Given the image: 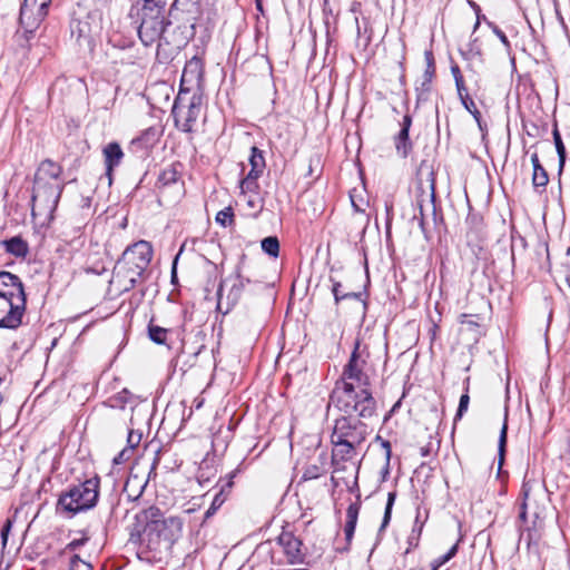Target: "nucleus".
Returning <instances> with one entry per match:
<instances>
[{"label":"nucleus","instance_id":"7","mask_svg":"<svg viewBox=\"0 0 570 570\" xmlns=\"http://www.w3.org/2000/svg\"><path fill=\"white\" fill-rule=\"evenodd\" d=\"M99 497V478L95 476L70 488L58 500V508L73 515L78 512L91 509Z\"/></svg>","mask_w":570,"mask_h":570},{"label":"nucleus","instance_id":"48","mask_svg":"<svg viewBox=\"0 0 570 570\" xmlns=\"http://www.w3.org/2000/svg\"><path fill=\"white\" fill-rule=\"evenodd\" d=\"M85 541H86V539L72 540L70 543L67 544L66 550L73 551L77 548H79L81 544H83Z\"/></svg>","mask_w":570,"mask_h":570},{"label":"nucleus","instance_id":"23","mask_svg":"<svg viewBox=\"0 0 570 570\" xmlns=\"http://www.w3.org/2000/svg\"><path fill=\"white\" fill-rule=\"evenodd\" d=\"M168 332L167 328L155 325L151 322L148 325V336L156 344H165Z\"/></svg>","mask_w":570,"mask_h":570},{"label":"nucleus","instance_id":"37","mask_svg":"<svg viewBox=\"0 0 570 570\" xmlns=\"http://www.w3.org/2000/svg\"><path fill=\"white\" fill-rule=\"evenodd\" d=\"M488 24L492 28V31L498 36V38L504 45V47L510 48V41L508 40L504 32L492 22H488Z\"/></svg>","mask_w":570,"mask_h":570},{"label":"nucleus","instance_id":"14","mask_svg":"<svg viewBox=\"0 0 570 570\" xmlns=\"http://www.w3.org/2000/svg\"><path fill=\"white\" fill-rule=\"evenodd\" d=\"M0 297H7L14 303L26 302V294L20 278L9 272H0Z\"/></svg>","mask_w":570,"mask_h":570},{"label":"nucleus","instance_id":"10","mask_svg":"<svg viewBox=\"0 0 570 570\" xmlns=\"http://www.w3.org/2000/svg\"><path fill=\"white\" fill-rule=\"evenodd\" d=\"M52 0H24L20 9V26L31 35L48 14Z\"/></svg>","mask_w":570,"mask_h":570},{"label":"nucleus","instance_id":"43","mask_svg":"<svg viewBox=\"0 0 570 570\" xmlns=\"http://www.w3.org/2000/svg\"><path fill=\"white\" fill-rule=\"evenodd\" d=\"M11 525H12L11 521L7 520L6 524L3 525L2 530H1V539H2L3 546H6V543H7L8 534L11 529Z\"/></svg>","mask_w":570,"mask_h":570},{"label":"nucleus","instance_id":"18","mask_svg":"<svg viewBox=\"0 0 570 570\" xmlns=\"http://www.w3.org/2000/svg\"><path fill=\"white\" fill-rule=\"evenodd\" d=\"M412 125V118L410 115H405L403 117L402 122L400 124L401 128L397 135L394 138L395 148L397 154L405 158L412 150V142L409 138V131Z\"/></svg>","mask_w":570,"mask_h":570},{"label":"nucleus","instance_id":"50","mask_svg":"<svg viewBox=\"0 0 570 570\" xmlns=\"http://www.w3.org/2000/svg\"><path fill=\"white\" fill-rule=\"evenodd\" d=\"M77 27L79 28L78 31H79V35H78V39L80 38H87L88 37V31L86 30L85 27H81V22H77Z\"/></svg>","mask_w":570,"mask_h":570},{"label":"nucleus","instance_id":"33","mask_svg":"<svg viewBox=\"0 0 570 570\" xmlns=\"http://www.w3.org/2000/svg\"><path fill=\"white\" fill-rule=\"evenodd\" d=\"M233 217H234V214H233V210L230 207H227V208H224L223 210H219L216 215V222L226 227V226H229L233 224Z\"/></svg>","mask_w":570,"mask_h":570},{"label":"nucleus","instance_id":"4","mask_svg":"<svg viewBox=\"0 0 570 570\" xmlns=\"http://www.w3.org/2000/svg\"><path fill=\"white\" fill-rule=\"evenodd\" d=\"M135 519L136 534L149 550H158L163 542L171 546L183 531L184 522L179 517L164 518L161 510L154 505L138 512Z\"/></svg>","mask_w":570,"mask_h":570},{"label":"nucleus","instance_id":"52","mask_svg":"<svg viewBox=\"0 0 570 570\" xmlns=\"http://www.w3.org/2000/svg\"><path fill=\"white\" fill-rule=\"evenodd\" d=\"M531 163H532L533 168H537V167L541 166L540 160H539V156H538L537 153H533L531 155Z\"/></svg>","mask_w":570,"mask_h":570},{"label":"nucleus","instance_id":"25","mask_svg":"<svg viewBox=\"0 0 570 570\" xmlns=\"http://www.w3.org/2000/svg\"><path fill=\"white\" fill-rule=\"evenodd\" d=\"M262 249L272 257H277L279 254V242L275 236L265 237L262 240Z\"/></svg>","mask_w":570,"mask_h":570},{"label":"nucleus","instance_id":"57","mask_svg":"<svg viewBox=\"0 0 570 570\" xmlns=\"http://www.w3.org/2000/svg\"><path fill=\"white\" fill-rule=\"evenodd\" d=\"M566 282H567V285L569 286L570 288V274L566 277Z\"/></svg>","mask_w":570,"mask_h":570},{"label":"nucleus","instance_id":"55","mask_svg":"<svg viewBox=\"0 0 570 570\" xmlns=\"http://www.w3.org/2000/svg\"><path fill=\"white\" fill-rule=\"evenodd\" d=\"M137 480V476H134V478H129L125 484V490L128 491L129 488L131 487L132 482H135Z\"/></svg>","mask_w":570,"mask_h":570},{"label":"nucleus","instance_id":"53","mask_svg":"<svg viewBox=\"0 0 570 570\" xmlns=\"http://www.w3.org/2000/svg\"><path fill=\"white\" fill-rule=\"evenodd\" d=\"M262 174L263 173H255L254 168H250L249 173L244 178H252L253 180H257Z\"/></svg>","mask_w":570,"mask_h":570},{"label":"nucleus","instance_id":"32","mask_svg":"<svg viewBox=\"0 0 570 570\" xmlns=\"http://www.w3.org/2000/svg\"><path fill=\"white\" fill-rule=\"evenodd\" d=\"M458 551V544L452 546V548L443 556L436 558L431 563V570H439L444 563L451 560Z\"/></svg>","mask_w":570,"mask_h":570},{"label":"nucleus","instance_id":"26","mask_svg":"<svg viewBox=\"0 0 570 570\" xmlns=\"http://www.w3.org/2000/svg\"><path fill=\"white\" fill-rule=\"evenodd\" d=\"M226 498L227 495L225 494V490L224 488L220 489L219 492H217L212 501V504L210 507L208 508V510L205 512V520L209 519L210 517H213L216 511L223 505V503L226 501Z\"/></svg>","mask_w":570,"mask_h":570},{"label":"nucleus","instance_id":"42","mask_svg":"<svg viewBox=\"0 0 570 570\" xmlns=\"http://www.w3.org/2000/svg\"><path fill=\"white\" fill-rule=\"evenodd\" d=\"M417 207H419L420 216L414 215L413 218L419 220V226L421 227L422 230H424V214H423L422 200H417Z\"/></svg>","mask_w":570,"mask_h":570},{"label":"nucleus","instance_id":"31","mask_svg":"<svg viewBox=\"0 0 570 570\" xmlns=\"http://www.w3.org/2000/svg\"><path fill=\"white\" fill-rule=\"evenodd\" d=\"M553 140H554L556 149H557V153L559 156L560 168H562L563 164L566 161V147L562 142V139H561L558 128L553 129Z\"/></svg>","mask_w":570,"mask_h":570},{"label":"nucleus","instance_id":"35","mask_svg":"<svg viewBox=\"0 0 570 570\" xmlns=\"http://www.w3.org/2000/svg\"><path fill=\"white\" fill-rule=\"evenodd\" d=\"M69 570H92L90 563L81 560L77 554L70 559Z\"/></svg>","mask_w":570,"mask_h":570},{"label":"nucleus","instance_id":"6","mask_svg":"<svg viewBox=\"0 0 570 570\" xmlns=\"http://www.w3.org/2000/svg\"><path fill=\"white\" fill-rule=\"evenodd\" d=\"M151 257L153 247L146 240H139L126 248L114 272V277L122 291H129L136 286Z\"/></svg>","mask_w":570,"mask_h":570},{"label":"nucleus","instance_id":"13","mask_svg":"<svg viewBox=\"0 0 570 570\" xmlns=\"http://www.w3.org/2000/svg\"><path fill=\"white\" fill-rule=\"evenodd\" d=\"M277 544L282 548L289 564H298L304 561L303 542L292 532L281 533L277 538Z\"/></svg>","mask_w":570,"mask_h":570},{"label":"nucleus","instance_id":"38","mask_svg":"<svg viewBox=\"0 0 570 570\" xmlns=\"http://www.w3.org/2000/svg\"><path fill=\"white\" fill-rule=\"evenodd\" d=\"M132 452L131 449H124L121 450L117 456L114 458L115 464H121L126 461H128L131 456Z\"/></svg>","mask_w":570,"mask_h":570},{"label":"nucleus","instance_id":"28","mask_svg":"<svg viewBox=\"0 0 570 570\" xmlns=\"http://www.w3.org/2000/svg\"><path fill=\"white\" fill-rule=\"evenodd\" d=\"M332 293L334 295L335 303H338L340 301L345 299V298H354V299H358V301L362 299V294L361 293H353L352 292V293H344L343 294L340 282H334L333 283Z\"/></svg>","mask_w":570,"mask_h":570},{"label":"nucleus","instance_id":"29","mask_svg":"<svg viewBox=\"0 0 570 570\" xmlns=\"http://www.w3.org/2000/svg\"><path fill=\"white\" fill-rule=\"evenodd\" d=\"M549 183V176L547 170L540 166L533 168L532 184L534 187H546Z\"/></svg>","mask_w":570,"mask_h":570},{"label":"nucleus","instance_id":"44","mask_svg":"<svg viewBox=\"0 0 570 570\" xmlns=\"http://www.w3.org/2000/svg\"><path fill=\"white\" fill-rule=\"evenodd\" d=\"M469 3L471 4V7H472V8L475 10V12H476V22H475V26H474V29H476V28L479 27V24H480V21H481L482 19H485V16H482V17L480 16V7H479L475 2H473V1H469Z\"/></svg>","mask_w":570,"mask_h":570},{"label":"nucleus","instance_id":"56","mask_svg":"<svg viewBox=\"0 0 570 570\" xmlns=\"http://www.w3.org/2000/svg\"><path fill=\"white\" fill-rule=\"evenodd\" d=\"M430 187H431L430 203L433 204V200H434V184L432 183Z\"/></svg>","mask_w":570,"mask_h":570},{"label":"nucleus","instance_id":"40","mask_svg":"<svg viewBox=\"0 0 570 570\" xmlns=\"http://www.w3.org/2000/svg\"><path fill=\"white\" fill-rule=\"evenodd\" d=\"M507 429H508L507 423H504L501 429V433H500V438H499V452H500L501 458L503 455L505 443H507Z\"/></svg>","mask_w":570,"mask_h":570},{"label":"nucleus","instance_id":"15","mask_svg":"<svg viewBox=\"0 0 570 570\" xmlns=\"http://www.w3.org/2000/svg\"><path fill=\"white\" fill-rule=\"evenodd\" d=\"M102 156L104 164L106 167V176L108 177L109 184H111L112 173L115 168H117L121 164L125 154L118 142L111 141L104 146Z\"/></svg>","mask_w":570,"mask_h":570},{"label":"nucleus","instance_id":"39","mask_svg":"<svg viewBox=\"0 0 570 570\" xmlns=\"http://www.w3.org/2000/svg\"><path fill=\"white\" fill-rule=\"evenodd\" d=\"M455 86H456V90H458L460 100H463V99L466 100L468 98H470V96L468 94V89L464 85V80L458 79V82H455Z\"/></svg>","mask_w":570,"mask_h":570},{"label":"nucleus","instance_id":"3","mask_svg":"<svg viewBox=\"0 0 570 570\" xmlns=\"http://www.w3.org/2000/svg\"><path fill=\"white\" fill-rule=\"evenodd\" d=\"M61 175L62 167L51 159H45L39 164L35 173L31 196L33 217H41L48 223L53 219V214L65 188Z\"/></svg>","mask_w":570,"mask_h":570},{"label":"nucleus","instance_id":"19","mask_svg":"<svg viewBox=\"0 0 570 570\" xmlns=\"http://www.w3.org/2000/svg\"><path fill=\"white\" fill-rule=\"evenodd\" d=\"M360 509H361V503L353 502L348 505V508L346 510V522L344 525V533H345V539L348 543L352 541L353 535H354Z\"/></svg>","mask_w":570,"mask_h":570},{"label":"nucleus","instance_id":"20","mask_svg":"<svg viewBox=\"0 0 570 570\" xmlns=\"http://www.w3.org/2000/svg\"><path fill=\"white\" fill-rule=\"evenodd\" d=\"M327 458L325 453H321L317 460L313 463H309L303 473V480H314L326 472Z\"/></svg>","mask_w":570,"mask_h":570},{"label":"nucleus","instance_id":"30","mask_svg":"<svg viewBox=\"0 0 570 570\" xmlns=\"http://www.w3.org/2000/svg\"><path fill=\"white\" fill-rule=\"evenodd\" d=\"M395 498H396V493L395 492H390L387 494V502H386V507H385V511H384V517H383V521H382L380 531L384 530L389 525V523L391 521L392 509H393V505H394V502H395Z\"/></svg>","mask_w":570,"mask_h":570},{"label":"nucleus","instance_id":"41","mask_svg":"<svg viewBox=\"0 0 570 570\" xmlns=\"http://www.w3.org/2000/svg\"><path fill=\"white\" fill-rule=\"evenodd\" d=\"M140 439H141V435L140 434H137L135 433L134 431H130L128 433V448L127 449H131V452L134 451V449L139 444L140 442Z\"/></svg>","mask_w":570,"mask_h":570},{"label":"nucleus","instance_id":"21","mask_svg":"<svg viewBox=\"0 0 570 570\" xmlns=\"http://www.w3.org/2000/svg\"><path fill=\"white\" fill-rule=\"evenodd\" d=\"M424 59H425L426 68L423 73V80H422L421 86H422L423 90H429L432 79L435 76V60H434V55H433L432 50L424 51Z\"/></svg>","mask_w":570,"mask_h":570},{"label":"nucleus","instance_id":"5","mask_svg":"<svg viewBox=\"0 0 570 570\" xmlns=\"http://www.w3.org/2000/svg\"><path fill=\"white\" fill-rule=\"evenodd\" d=\"M165 11V0H142L139 39L147 47L159 41V47L168 45L179 49L187 42V37H176L167 31L170 21L166 19Z\"/></svg>","mask_w":570,"mask_h":570},{"label":"nucleus","instance_id":"1","mask_svg":"<svg viewBox=\"0 0 570 570\" xmlns=\"http://www.w3.org/2000/svg\"><path fill=\"white\" fill-rule=\"evenodd\" d=\"M340 415L334 420L331 443L332 462L354 460L371 433L370 421L376 416V402L364 395L358 402H351L346 409L333 407Z\"/></svg>","mask_w":570,"mask_h":570},{"label":"nucleus","instance_id":"2","mask_svg":"<svg viewBox=\"0 0 570 570\" xmlns=\"http://www.w3.org/2000/svg\"><path fill=\"white\" fill-rule=\"evenodd\" d=\"M365 365L366 360L360 352V342L356 341L350 360L331 392L328 409H346L351 402H358L364 395H367L372 402H376L371 391L370 376L364 372Z\"/></svg>","mask_w":570,"mask_h":570},{"label":"nucleus","instance_id":"45","mask_svg":"<svg viewBox=\"0 0 570 570\" xmlns=\"http://www.w3.org/2000/svg\"><path fill=\"white\" fill-rule=\"evenodd\" d=\"M469 3L471 4V7H472V8L475 10V12H476V22H475V26H474V29H476V28L479 27V24H480V21H481L482 19H485V16H482V17L480 16V7H479L475 2H473V1H469Z\"/></svg>","mask_w":570,"mask_h":570},{"label":"nucleus","instance_id":"54","mask_svg":"<svg viewBox=\"0 0 570 570\" xmlns=\"http://www.w3.org/2000/svg\"><path fill=\"white\" fill-rule=\"evenodd\" d=\"M470 114L473 116V118L480 124V120H481V112L479 111V109L475 107L474 109H472V111H470Z\"/></svg>","mask_w":570,"mask_h":570},{"label":"nucleus","instance_id":"58","mask_svg":"<svg viewBox=\"0 0 570 570\" xmlns=\"http://www.w3.org/2000/svg\"><path fill=\"white\" fill-rule=\"evenodd\" d=\"M142 489H144V485H141V487H140V490L138 491V493H137L136 498H138V497L141 494Z\"/></svg>","mask_w":570,"mask_h":570},{"label":"nucleus","instance_id":"34","mask_svg":"<svg viewBox=\"0 0 570 570\" xmlns=\"http://www.w3.org/2000/svg\"><path fill=\"white\" fill-rule=\"evenodd\" d=\"M240 189H242V193L246 194V193H252V194H257L258 189H259V185L257 183V180H253L252 178H243L240 180Z\"/></svg>","mask_w":570,"mask_h":570},{"label":"nucleus","instance_id":"36","mask_svg":"<svg viewBox=\"0 0 570 570\" xmlns=\"http://www.w3.org/2000/svg\"><path fill=\"white\" fill-rule=\"evenodd\" d=\"M469 402H470L469 394L468 393L462 394L460 397L459 407H458L454 421H458L463 416V414L466 412V410L469 407Z\"/></svg>","mask_w":570,"mask_h":570},{"label":"nucleus","instance_id":"49","mask_svg":"<svg viewBox=\"0 0 570 570\" xmlns=\"http://www.w3.org/2000/svg\"><path fill=\"white\" fill-rule=\"evenodd\" d=\"M462 105L464 106V108L470 112L472 111V109H474L476 106H475V102L473 101V99L470 97L468 98L466 100L463 99L461 100Z\"/></svg>","mask_w":570,"mask_h":570},{"label":"nucleus","instance_id":"51","mask_svg":"<svg viewBox=\"0 0 570 570\" xmlns=\"http://www.w3.org/2000/svg\"><path fill=\"white\" fill-rule=\"evenodd\" d=\"M184 248H185V245H183L178 252V254L176 255L175 259H174V264H173V276H175V272H176V264L179 259V257L181 256L183 252H184Z\"/></svg>","mask_w":570,"mask_h":570},{"label":"nucleus","instance_id":"8","mask_svg":"<svg viewBox=\"0 0 570 570\" xmlns=\"http://www.w3.org/2000/svg\"><path fill=\"white\" fill-rule=\"evenodd\" d=\"M522 495L523 502L520 518L527 520L528 513H531L533 517V528H541L548 502V493L544 484L538 480H527L522 485Z\"/></svg>","mask_w":570,"mask_h":570},{"label":"nucleus","instance_id":"12","mask_svg":"<svg viewBox=\"0 0 570 570\" xmlns=\"http://www.w3.org/2000/svg\"><path fill=\"white\" fill-rule=\"evenodd\" d=\"M24 309L26 302L21 301L18 304L10 298L0 297V328L14 330L19 327Z\"/></svg>","mask_w":570,"mask_h":570},{"label":"nucleus","instance_id":"11","mask_svg":"<svg viewBox=\"0 0 570 570\" xmlns=\"http://www.w3.org/2000/svg\"><path fill=\"white\" fill-rule=\"evenodd\" d=\"M249 283L250 281L248 278H245L239 273V269H237L234 275H230L227 278H225L220 283L219 288L217 291L218 306L222 305L224 298H226L227 304L229 306L236 305L242 297L243 291Z\"/></svg>","mask_w":570,"mask_h":570},{"label":"nucleus","instance_id":"22","mask_svg":"<svg viewBox=\"0 0 570 570\" xmlns=\"http://www.w3.org/2000/svg\"><path fill=\"white\" fill-rule=\"evenodd\" d=\"M6 250L16 257H24L28 253L27 243L20 237H12L2 243Z\"/></svg>","mask_w":570,"mask_h":570},{"label":"nucleus","instance_id":"16","mask_svg":"<svg viewBox=\"0 0 570 570\" xmlns=\"http://www.w3.org/2000/svg\"><path fill=\"white\" fill-rule=\"evenodd\" d=\"M170 10L177 14L180 13L181 19L194 28L200 16V3L199 0H175Z\"/></svg>","mask_w":570,"mask_h":570},{"label":"nucleus","instance_id":"46","mask_svg":"<svg viewBox=\"0 0 570 570\" xmlns=\"http://www.w3.org/2000/svg\"><path fill=\"white\" fill-rule=\"evenodd\" d=\"M382 448L385 450L386 461L389 462L392 454L391 443L386 440H381Z\"/></svg>","mask_w":570,"mask_h":570},{"label":"nucleus","instance_id":"47","mask_svg":"<svg viewBox=\"0 0 570 570\" xmlns=\"http://www.w3.org/2000/svg\"><path fill=\"white\" fill-rule=\"evenodd\" d=\"M451 72L455 82H458V79L463 80V76L458 65H453L451 67Z\"/></svg>","mask_w":570,"mask_h":570},{"label":"nucleus","instance_id":"17","mask_svg":"<svg viewBox=\"0 0 570 570\" xmlns=\"http://www.w3.org/2000/svg\"><path fill=\"white\" fill-rule=\"evenodd\" d=\"M204 78V63L200 58L193 57L189 59L183 70L181 87L185 85L200 86Z\"/></svg>","mask_w":570,"mask_h":570},{"label":"nucleus","instance_id":"9","mask_svg":"<svg viewBox=\"0 0 570 570\" xmlns=\"http://www.w3.org/2000/svg\"><path fill=\"white\" fill-rule=\"evenodd\" d=\"M183 92L181 89L175 99L173 106V116L175 118V124L185 132H190L193 130V126L197 120L200 112L202 99L199 96L193 95L188 105L183 104Z\"/></svg>","mask_w":570,"mask_h":570},{"label":"nucleus","instance_id":"24","mask_svg":"<svg viewBox=\"0 0 570 570\" xmlns=\"http://www.w3.org/2000/svg\"><path fill=\"white\" fill-rule=\"evenodd\" d=\"M249 164L250 168H254L255 173H263L265 168V159L262 151L257 147H252Z\"/></svg>","mask_w":570,"mask_h":570},{"label":"nucleus","instance_id":"27","mask_svg":"<svg viewBox=\"0 0 570 570\" xmlns=\"http://www.w3.org/2000/svg\"><path fill=\"white\" fill-rule=\"evenodd\" d=\"M178 177H179V175H178V171L176 170V168L170 166L168 168H165L160 173L158 181L161 185L167 186L170 184H175L178 180Z\"/></svg>","mask_w":570,"mask_h":570}]
</instances>
